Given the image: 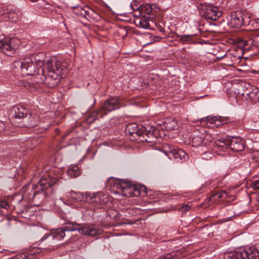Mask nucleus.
<instances>
[{
  "mask_svg": "<svg viewBox=\"0 0 259 259\" xmlns=\"http://www.w3.org/2000/svg\"><path fill=\"white\" fill-rule=\"evenodd\" d=\"M199 9L203 12V16L206 19L215 21L222 15L219 8L211 4H201Z\"/></svg>",
  "mask_w": 259,
  "mask_h": 259,
  "instance_id": "nucleus-10",
  "label": "nucleus"
},
{
  "mask_svg": "<svg viewBox=\"0 0 259 259\" xmlns=\"http://www.w3.org/2000/svg\"><path fill=\"white\" fill-rule=\"evenodd\" d=\"M201 137L202 138L203 144L204 146H207L209 143H211L213 141V138L211 135L206 132L205 131L203 130V132H201Z\"/></svg>",
  "mask_w": 259,
  "mask_h": 259,
  "instance_id": "nucleus-30",
  "label": "nucleus"
},
{
  "mask_svg": "<svg viewBox=\"0 0 259 259\" xmlns=\"http://www.w3.org/2000/svg\"><path fill=\"white\" fill-rule=\"evenodd\" d=\"M70 194L71 197L76 201H80L83 199V196L81 193L71 190Z\"/></svg>",
  "mask_w": 259,
  "mask_h": 259,
  "instance_id": "nucleus-35",
  "label": "nucleus"
},
{
  "mask_svg": "<svg viewBox=\"0 0 259 259\" xmlns=\"http://www.w3.org/2000/svg\"><path fill=\"white\" fill-rule=\"evenodd\" d=\"M205 120L210 124H213V126L218 127L223 124L226 120L222 117L208 116L205 119H201V121H204Z\"/></svg>",
  "mask_w": 259,
  "mask_h": 259,
  "instance_id": "nucleus-20",
  "label": "nucleus"
},
{
  "mask_svg": "<svg viewBox=\"0 0 259 259\" xmlns=\"http://www.w3.org/2000/svg\"><path fill=\"white\" fill-rule=\"evenodd\" d=\"M244 84H248V83L241 81L234 87V93L237 95V96L240 95L242 96V97H243L246 91L245 88H243Z\"/></svg>",
  "mask_w": 259,
  "mask_h": 259,
  "instance_id": "nucleus-28",
  "label": "nucleus"
},
{
  "mask_svg": "<svg viewBox=\"0 0 259 259\" xmlns=\"http://www.w3.org/2000/svg\"><path fill=\"white\" fill-rule=\"evenodd\" d=\"M116 189L117 192L126 197H138L141 195V193H146V188L144 186L139 187L132 185L131 183L123 181L117 180L113 186Z\"/></svg>",
  "mask_w": 259,
  "mask_h": 259,
  "instance_id": "nucleus-4",
  "label": "nucleus"
},
{
  "mask_svg": "<svg viewBox=\"0 0 259 259\" xmlns=\"http://www.w3.org/2000/svg\"><path fill=\"white\" fill-rule=\"evenodd\" d=\"M230 149L235 152L242 151L244 149V145L242 140L239 137H232L230 138Z\"/></svg>",
  "mask_w": 259,
  "mask_h": 259,
  "instance_id": "nucleus-18",
  "label": "nucleus"
},
{
  "mask_svg": "<svg viewBox=\"0 0 259 259\" xmlns=\"http://www.w3.org/2000/svg\"><path fill=\"white\" fill-rule=\"evenodd\" d=\"M240 58H241V56H238V57H237V58H236V57H235H235H234V61H236V60H238V59H240Z\"/></svg>",
  "mask_w": 259,
  "mask_h": 259,
  "instance_id": "nucleus-43",
  "label": "nucleus"
},
{
  "mask_svg": "<svg viewBox=\"0 0 259 259\" xmlns=\"http://www.w3.org/2000/svg\"><path fill=\"white\" fill-rule=\"evenodd\" d=\"M104 195L101 193L89 194L86 195V200L89 203H91L97 206L99 204H102L105 203L104 200Z\"/></svg>",
  "mask_w": 259,
  "mask_h": 259,
  "instance_id": "nucleus-17",
  "label": "nucleus"
},
{
  "mask_svg": "<svg viewBox=\"0 0 259 259\" xmlns=\"http://www.w3.org/2000/svg\"><path fill=\"white\" fill-rule=\"evenodd\" d=\"M230 25L235 28L248 25L251 22H253L251 21L248 14L241 11L232 12L230 14Z\"/></svg>",
  "mask_w": 259,
  "mask_h": 259,
  "instance_id": "nucleus-9",
  "label": "nucleus"
},
{
  "mask_svg": "<svg viewBox=\"0 0 259 259\" xmlns=\"http://www.w3.org/2000/svg\"><path fill=\"white\" fill-rule=\"evenodd\" d=\"M254 87H253L249 83L248 84H244V85L243 88H245L246 91L243 95V98L244 100H246L248 97L251 94L252 91H253V89H254Z\"/></svg>",
  "mask_w": 259,
  "mask_h": 259,
  "instance_id": "nucleus-33",
  "label": "nucleus"
},
{
  "mask_svg": "<svg viewBox=\"0 0 259 259\" xmlns=\"http://www.w3.org/2000/svg\"><path fill=\"white\" fill-rule=\"evenodd\" d=\"M138 23L139 25L137 24V26L140 27V28L148 29L150 27L149 21L145 18L140 19V20L138 21Z\"/></svg>",
  "mask_w": 259,
  "mask_h": 259,
  "instance_id": "nucleus-34",
  "label": "nucleus"
},
{
  "mask_svg": "<svg viewBox=\"0 0 259 259\" xmlns=\"http://www.w3.org/2000/svg\"><path fill=\"white\" fill-rule=\"evenodd\" d=\"M67 174L70 177L76 178L80 174V170L76 165L71 166L67 170Z\"/></svg>",
  "mask_w": 259,
  "mask_h": 259,
  "instance_id": "nucleus-27",
  "label": "nucleus"
},
{
  "mask_svg": "<svg viewBox=\"0 0 259 259\" xmlns=\"http://www.w3.org/2000/svg\"><path fill=\"white\" fill-rule=\"evenodd\" d=\"M0 207L8 209L10 206L7 201L3 200L0 202Z\"/></svg>",
  "mask_w": 259,
  "mask_h": 259,
  "instance_id": "nucleus-39",
  "label": "nucleus"
},
{
  "mask_svg": "<svg viewBox=\"0 0 259 259\" xmlns=\"http://www.w3.org/2000/svg\"><path fill=\"white\" fill-rule=\"evenodd\" d=\"M38 122V117L35 115L32 116L29 110L28 115H25L23 120H21V123L18 124V126L31 128L37 125Z\"/></svg>",
  "mask_w": 259,
  "mask_h": 259,
  "instance_id": "nucleus-15",
  "label": "nucleus"
},
{
  "mask_svg": "<svg viewBox=\"0 0 259 259\" xmlns=\"http://www.w3.org/2000/svg\"><path fill=\"white\" fill-rule=\"evenodd\" d=\"M191 144L193 147H197L203 145L201 132L197 135H194L192 137Z\"/></svg>",
  "mask_w": 259,
  "mask_h": 259,
  "instance_id": "nucleus-26",
  "label": "nucleus"
},
{
  "mask_svg": "<svg viewBox=\"0 0 259 259\" xmlns=\"http://www.w3.org/2000/svg\"><path fill=\"white\" fill-rule=\"evenodd\" d=\"M74 231H78L82 235L91 236L99 235L102 233V229H97L93 225L80 224L75 222H68L63 228H58L53 231L50 235L52 236L54 240H60L65 237V232Z\"/></svg>",
  "mask_w": 259,
  "mask_h": 259,
  "instance_id": "nucleus-2",
  "label": "nucleus"
},
{
  "mask_svg": "<svg viewBox=\"0 0 259 259\" xmlns=\"http://www.w3.org/2000/svg\"><path fill=\"white\" fill-rule=\"evenodd\" d=\"M191 206L189 204H187L181 207V208H180V210L182 212L185 213L187 212L188 210H189L191 209Z\"/></svg>",
  "mask_w": 259,
  "mask_h": 259,
  "instance_id": "nucleus-38",
  "label": "nucleus"
},
{
  "mask_svg": "<svg viewBox=\"0 0 259 259\" xmlns=\"http://www.w3.org/2000/svg\"><path fill=\"white\" fill-rule=\"evenodd\" d=\"M136 2H134V4H131L130 5L131 9L134 11L140 9V7H139L137 4H136Z\"/></svg>",
  "mask_w": 259,
  "mask_h": 259,
  "instance_id": "nucleus-41",
  "label": "nucleus"
},
{
  "mask_svg": "<svg viewBox=\"0 0 259 259\" xmlns=\"http://www.w3.org/2000/svg\"><path fill=\"white\" fill-rule=\"evenodd\" d=\"M67 72V63L63 60L48 62L41 74L44 83L48 87L53 88L60 82L61 79Z\"/></svg>",
  "mask_w": 259,
  "mask_h": 259,
  "instance_id": "nucleus-1",
  "label": "nucleus"
},
{
  "mask_svg": "<svg viewBox=\"0 0 259 259\" xmlns=\"http://www.w3.org/2000/svg\"><path fill=\"white\" fill-rule=\"evenodd\" d=\"M252 186L254 189H259V180L253 182L252 183Z\"/></svg>",
  "mask_w": 259,
  "mask_h": 259,
  "instance_id": "nucleus-40",
  "label": "nucleus"
},
{
  "mask_svg": "<svg viewBox=\"0 0 259 259\" xmlns=\"http://www.w3.org/2000/svg\"><path fill=\"white\" fill-rule=\"evenodd\" d=\"M250 100L253 102H257L259 101V90L258 89L254 87V89H253V91H252L251 94H250L249 96L248 97V98L246 100Z\"/></svg>",
  "mask_w": 259,
  "mask_h": 259,
  "instance_id": "nucleus-31",
  "label": "nucleus"
},
{
  "mask_svg": "<svg viewBox=\"0 0 259 259\" xmlns=\"http://www.w3.org/2000/svg\"><path fill=\"white\" fill-rule=\"evenodd\" d=\"M79 8H82L81 7H79V5L78 6V8H75L74 10H73V12L74 13L75 11H78V13H80V11L79 10Z\"/></svg>",
  "mask_w": 259,
  "mask_h": 259,
  "instance_id": "nucleus-42",
  "label": "nucleus"
},
{
  "mask_svg": "<svg viewBox=\"0 0 259 259\" xmlns=\"http://www.w3.org/2000/svg\"><path fill=\"white\" fill-rule=\"evenodd\" d=\"M163 151L165 155L171 158L172 156L175 159H180L181 160H186L188 158V155L184 150L176 148L169 144H164L162 146Z\"/></svg>",
  "mask_w": 259,
  "mask_h": 259,
  "instance_id": "nucleus-11",
  "label": "nucleus"
},
{
  "mask_svg": "<svg viewBox=\"0 0 259 259\" xmlns=\"http://www.w3.org/2000/svg\"><path fill=\"white\" fill-rule=\"evenodd\" d=\"M228 197V194L224 191H219L212 195L209 198L208 201L211 203L219 201L221 199H226Z\"/></svg>",
  "mask_w": 259,
  "mask_h": 259,
  "instance_id": "nucleus-22",
  "label": "nucleus"
},
{
  "mask_svg": "<svg viewBox=\"0 0 259 259\" xmlns=\"http://www.w3.org/2000/svg\"><path fill=\"white\" fill-rule=\"evenodd\" d=\"M259 256V244L240 249L238 251L227 252L224 259H258Z\"/></svg>",
  "mask_w": 259,
  "mask_h": 259,
  "instance_id": "nucleus-6",
  "label": "nucleus"
},
{
  "mask_svg": "<svg viewBox=\"0 0 259 259\" xmlns=\"http://www.w3.org/2000/svg\"><path fill=\"white\" fill-rule=\"evenodd\" d=\"M239 44L241 46H254L255 47H259V34L254 36L251 39L248 40L241 39L238 41Z\"/></svg>",
  "mask_w": 259,
  "mask_h": 259,
  "instance_id": "nucleus-21",
  "label": "nucleus"
},
{
  "mask_svg": "<svg viewBox=\"0 0 259 259\" xmlns=\"http://www.w3.org/2000/svg\"><path fill=\"white\" fill-rule=\"evenodd\" d=\"M55 241L52 238V236L50 234L45 235L39 241V245L40 248L43 249L51 250L53 249V245Z\"/></svg>",
  "mask_w": 259,
  "mask_h": 259,
  "instance_id": "nucleus-19",
  "label": "nucleus"
},
{
  "mask_svg": "<svg viewBox=\"0 0 259 259\" xmlns=\"http://www.w3.org/2000/svg\"><path fill=\"white\" fill-rule=\"evenodd\" d=\"M163 125L166 130L171 131L176 127L177 125V122L172 118H167L164 122Z\"/></svg>",
  "mask_w": 259,
  "mask_h": 259,
  "instance_id": "nucleus-29",
  "label": "nucleus"
},
{
  "mask_svg": "<svg viewBox=\"0 0 259 259\" xmlns=\"http://www.w3.org/2000/svg\"><path fill=\"white\" fill-rule=\"evenodd\" d=\"M197 35V33L181 35L180 36V39L183 42L189 44H195L197 42L195 37V36Z\"/></svg>",
  "mask_w": 259,
  "mask_h": 259,
  "instance_id": "nucleus-24",
  "label": "nucleus"
},
{
  "mask_svg": "<svg viewBox=\"0 0 259 259\" xmlns=\"http://www.w3.org/2000/svg\"><path fill=\"white\" fill-rule=\"evenodd\" d=\"M13 67L19 69L22 75H35L39 74L40 72L39 68H38L32 61V59L27 56L23 58H19L13 62Z\"/></svg>",
  "mask_w": 259,
  "mask_h": 259,
  "instance_id": "nucleus-5",
  "label": "nucleus"
},
{
  "mask_svg": "<svg viewBox=\"0 0 259 259\" xmlns=\"http://www.w3.org/2000/svg\"><path fill=\"white\" fill-rule=\"evenodd\" d=\"M121 102L120 98L117 97L110 98L106 99L101 106V109L103 112L107 113L119 109L121 106Z\"/></svg>",
  "mask_w": 259,
  "mask_h": 259,
  "instance_id": "nucleus-13",
  "label": "nucleus"
},
{
  "mask_svg": "<svg viewBox=\"0 0 259 259\" xmlns=\"http://www.w3.org/2000/svg\"><path fill=\"white\" fill-rule=\"evenodd\" d=\"M29 109L22 106H14L11 111L12 122L16 126L21 123V120H23L26 115H28Z\"/></svg>",
  "mask_w": 259,
  "mask_h": 259,
  "instance_id": "nucleus-12",
  "label": "nucleus"
},
{
  "mask_svg": "<svg viewBox=\"0 0 259 259\" xmlns=\"http://www.w3.org/2000/svg\"><path fill=\"white\" fill-rule=\"evenodd\" d=\"M20 43V40L16 37H5L0 40V51L12 56L17 53Z\"/></svg>",
  "mask_w": 259,
  "mask_h": 259,
  "instance_id": "nucleus-7",
  "label": "nucleus"
},
{
  "mask_svg": "<svg viewBox=\"0 0 259 259\" xmlns=\"http://www.w3.org/2000/svg\"><path fill=\"white\" fill-rule=\"evenodd\" d=\"M215 145L217 147L222 148V150L229 147L230 145V138L218 140Z\"/></svg>",
  "mask_w": 259,
  "mask_h": 259,
  "instance_id": "nucleus-32",
  "label": "nucleus"
},
{
  "mask_svg": "<svg viewBox=\"0 0 259 259\" xmlns=\"http://www.w3.org/2000/svg\"><path fill=\"white\" fill-rule=\"evenodd\" d=\"M80 13L78 11H75L74 14L76 16H81L87 19L90 20L96 18L97 14L94 10L88 6H84L83 8H79Z\"/></svg>",
  "mask_w": 259,
  "mask_h": 259,
  "instance_id": "nucleus-16",
  "label": "nucleus"
},
{
  "mask_svg": "<svg viewBox=\"0 0 259 259\" xmlns=\"http://www.w3.org/2000/svg\"><path fill=\"white\" fill-rule=\"evenodd\" d=\"M58 182V179L56 177L51 176L50 172L41 178L33 187V196L41 192L44 193V195L46 196L47 195L46 189L57 184Z\"/></svg>",
  "mask_w": 259,
  "mask_h": 259,
  "instance_id": "nucleus-8",
  "label": "nucleus"
},
{
  "mask_svg": "<svg viewBox=\"0 0 259 259\" xmlns=\"http://www.w3.org/2000/svg\"><path fill=\"white\" fill-rule=\"evenodd\" d=\"M106 115V113L103 112L101 108L97 111L92 112L89 116L87 120L89 122H93L95 120L102 118L104 116Z\"/></svg>",
  "mask_w": 259,
  "mask_h": 259,
  "instance_id": "nucleus-23",
  "label": "nucleus"
},
{
  "mask_svg": "<svg viewBox=\"0 0 259 259\" xmlns=\"http://www.w3.org/2000/svg\"><path fill=\"white\" fill-rule=\"evenodd\" d=\"M79 2V0H69L68 6L72 10H74L75 8H78Z\"/></svg>",
  "mask_w": 259,
  "mask_h": 259,
  "instance_id": "nucleus-37",
  "label": "nucleus"
},
{
  "mask_svg": "<svg viewBox=\"0 0 259 259\" xmlns=\"http://www.w3.org/2000/svg\"><path fill=\"white\" fill-rule=\"evenodd\" d=\"M27 57L31 58L32 61H33V62H34V64L36 66L39 68L40 73L41 72V70L44 69L45 66L47 64L48 62L57 61L54 58H47L45 54L42 52L32 54Z\"/></svg>",
  "mask_w": 259,
  "mask_h": 259,
  "instance_id": "nucleus-14",
  "label": "nucleus"
},
{
  "mask_svg": "<svg viewBox=\"0 0 259 259\" xmlns=\"http://www.w3.org/2000/svg\"><path fill=\"white\" fill-rule=\"evenodd\" d=\"M153 8L150 5H143L140 8V11L142 13V14H150L152 11Z\"/></svg>",
  "mask_w": 259,
  "mask_h": 259,
  "instance_id": "nucleus-36",
  "label": "nucleus"
},
{
  "mask_svg": "<svg viewBox=\"0 0 259 259\" xmlns=\"http://www.w3.org/2000/svg\"><path fill=\"white\" fill-rule=\"evenodd\" d=\"M154 129L151 127L150 129L147 130L145 127L135 123H130L126 127V133L129 134L131 140L147 142H150L148 138L153 136Z\"/></svg>",
  "mask_w": 259,
  "mask_h": 259,
  "instance_id": "nucleus-3",
  "label": "nucleus"
},
{
  "mask_svg": "<svg viewBox=\"0 0 259 259\" xmlns=\"http://www.w3.org/2000/svg\"><path fill=\"white\" fill-rule=\"evenodd\" d=\"M225 56H226V55H224L222 56H221V55H219V57H218L217 58L219 59H221L224 58Z\"/></svg>",
  "mask_w": 259,
  "mask_h": 259,
  "instance_id": "nucleus-45",
  "label": "nucleus"
},
{
  "mask_svg": "<svg viewBox=\"0 0 259 259\" xmlns=\"http://www.w3.org/2000/svg\"><path fill=\"white\" fill-rule=\"evenodd\" d=\"M225 56H226V55H224L222 56H221V55H219V57H218L217 58L219 59H221L224 58Z\"/></svg>",
  "mask_w": 259,
  "mask_h": 259,
  "instance_id": "nucleus-44",
  "label": "nucleus"
},
{
  "mask_svg": "<svg viewBox=\"0 0 259 259\" xmlns=\"http://www.w3.org/2000/svg\"><path fill=\"white\" fill-rule=\"evenodd\" d=\"M7 16L10 21L12 22H16L21 18V14L16 10H11L8 13H6Z\"/></svg>",
  "mask_w": 259,
  "mask_h": 259,
  "instance_id": "nucleus-25",
  "label": "nucleus"
}]
</instances>
